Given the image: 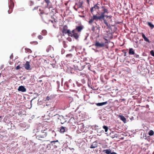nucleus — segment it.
Listing matches in <instances>:
<instances>
[{
	"label": "nucleus",
	"mask_w": 154,
	"mask_h": 154,
	"mask_svg": "<svg viewBox=\"0 0 154 154\" xmlns=\"http://www.w3.org/2000/svg\"><path fill=\"white\" fill-rule=\"evenodd\" d=\"M101 12L99 10L97 12V14H93L92 17L89 18L88 22L89 24L91 25L94 20L97 21L98 20H104L105 14L108 13V10L104 6H101Z\"/></svg>",
	"instance_id": "obj_1"
},
{
	"label": "nucleus",
	"mask_w": 154,
	"mask_h": 154,
	"mask_svg": "<svg viewBox=\"0 0 154 154\" xmlns=\"http://www.w3.org/2000/svg\"><path fill=\"white\" fill-rule=\"evenodd\" d=\"M37 130V131L35 134V136L37 139L41 140L42 138H45L47 136V130L45 127H38Z\"/></svg>",
	"instance_id": "obj_2"
},
{
	"label": "nucleus",
	"mask_w": 154,
	"mask_h": 154,
	"mask_svg": "<svg viewBox=\"0 0 154 154\" xmlns=\"http://www.w3.org/2000/svg\"><path fill=\"white\" fill-rule=\"evenodd\" d=\"M81 62L82 63H80V62L77 64H75L74 65L80 71L83 69L85 66V64L83 63L84 62Z\"/></svg>",
	"instance_id": "obj_3"
},
{
	"label": "nucleus",
	"mask_w": 154,
	"mask_h": 154,
	"mask_svg": "<svg viewBox=\"0 0 154 154\" xmlns=\"http://www.w3.org/2000/svg\"><path fill=\"white\" fill-rule=\"evenodd\" d=\"M100 8V5L98 3L95 5L94 6L91 8L90 11L92 14L94 11L97 9H99Z\"/></svg>",
	"instance_id": "obj_4"
},
{
	"label": "nucleus",
	"mask_w": 154,
	"mask_h": 154,
	"mask_svg": "<svg viewBox=\"0 0 154 154\" xmlns=\"http://www.w3.org/2000/svg\"><path fill=\"white\" fill-rule=\"evenodd\" d=\"M14 0H8L9 4L8 5V7L9 9L11 10V11L10 12V11H8L9 14H10L14 6Z\"/></svg>",
	"instance_id": "obj_5"
},
{
	"label": "nucleus",
	"mask_w": 154,
	"mask_h": 154,
	"mask_svg": "<svg viewBox=\"0 0 154 154\" xmlns=\"http://www.w3.org/2000/svg\"><path fill=\"white\" fill-rule=\"evenodd\" d=\"M70 36L73 37L75 39H77L79 38V35L76 33L75 30H73L72 32H71Z\"/></svg>",
	"instance_id": "obj_6"
},
{
	"label": "nucleus",
	"mask_w": 154,
	"mask_h": 154,
	"mask_svg": "<svg viewBox=\"0 0 154 154\" xmlns=\"http://www.w3.org/2000/svg\"><path fill=\"white\" fill-rule=\"evenodd\" d=\"M78 130L80 132H84L85 131V127H84V125L81 124L79 125L78 127Z\"/></svg>",
	"instance_id": "obj_7"
},
{
	"label": "nucleus",
	"mask_w": 154,
	"mask_h": 154,
	"mask_svg": "<svg viewBox=\"0 0 154 154\" xmlns=\"http://www.w3.org/2000/svg\"><path fill=\"white\" fill-rule=\"evenodd\" d=\"M43 1L42 2V4L43 5V6L44 8H47L48 7L49 3L50 2L49 0H42Z\"/></svg>",
	"instance_id": "obj_8"
},
{
	"label": "nucleus",
	"mask_w": 154,
	"mask_h": 154,
	"mask_svg": "<svg viewBox=\"0 0 154 154\" xmlns=\"http://www.w3.org/2000/svg\"><path fill=\"white\" fill-rule=\"evenodd\" d=\"M62 32L63 34H67L69 35H70V34H71V32L69 30H67L66 29V27L64 26L63 27V29L62 30Z\"/></svg>",
	"instance_id": "obj_9"
},
{
	"label": "nucleus",
	"mask_w": 154,
	"mask_h": 154,
	"mask_svg": "<svg viewBox=\"0 0 154 154\" xmlns=\"http://www.w3.org/2000/svg\"><path fill=\"white\" fill-rule=\"evenodd\" d=\"M83 28L84 26L81 25L80 26H76L75 29L74 30H75V32L77 31L78 32H80Z\"/></svg>",
	"instance_id": "obj_10"
},
{
	"label": "nucleus",
	"mask_w": 154,
	"mask_h": 154,
	"mask_svg": "<svg viewBox=\"0 0 154 154\" xmlns=\"http://www.w3.org/2000/svg\"><path fill=\"white\" fill-rule=\"evenodd\" d=\"M94 45L97 47H102L104 46V44L103 42L100 43L98 42H96Z\"/></svg>",
	"instance_id": "obj_11"
},
{
	"label": "nucleus",
	"mask_w": 154,
	"mask_h": 154,
	"mask_svg": "<svg viewBox=\"0 0 154 154\" xmlns=\"http://www.w3.org/2000/svg\"><path fill=\"white\" fill-rule=\"evenodd\" d=\"M18 90L22 92H25L26 91V89L25 87L23 86H20L18 89Z\"/></svg>",
	"instance_id": "obj_12"
},
{
	"label": "nucleus",
	"mask_w": 154,
	"mask_h": 154,
	"mask_svg": "<svg viewBox=\"0 0 154 154\" xmlns=\"http://www.w3.org/2000/svg\"><path fill=\"white\" fill-rule=\"evenodd\" d=\"M24 66L26 69L27 70H29L30 68L29 62V61H26V63L24 64Z\"/></svg>",
	"instance_id": "obj_13"
},
{
	"label": "nucleus",
	"mask_w": 154,
	"mask_h": 154,
	"mask_svg": "<svg viewBox=\"0 0 154 154\" xmlns=\"http://www.w3.org/2000/svg\"><path fill=\"white\" fill-rule=\"evenodd\" d=\"M97 142L95 141L91 145L90 148L91 149L95 148L97 147Z\"/></svg>",
	"instance_id": "obj_14"
},
{
	"label": "nucleus",
	"mask_w": 154,
	"mask_h": 154,
	"mask_svg": "<svg viewBox=\"0 0 154 154\" xmlns=\"http://www.w3.org/2000/svg\"><path fill=\"white\" fill-rule=\"evenodd\" d=\"M81 60L78 57L76 58L75 57L74 58L73 60V62L74 63V65L75 64H77L78 63L80 62Z\"/></svg>",
	"instance_id": "obj_15"
},
{
	"label": "nucleus",
	"mask_w": 154,
	"mask_h": 154,
	"mask_svg": "<svg viewBox=\"0 0 154 154\" xmlns=\"http://www.w3.org/2000/svg\"><path fill=\"white\" fill-rule=\"evenodd\" d=\"M67 130V128L65 127L61 126L60 128V131L61 133H64Z\"/></svg>",
	"instance_id": "obj_16"
},
{
	"label": "nucleus",
	"mask_w": 154,
	"mask_h": 154,
	"mask_svg": "<svg viewBox=\"0 0 154 154\" xmlns=\"http://www.w3.org/2000/svg\"><path fill=\"white\" fill-rule=\"evenodd\" d=\"M142 37L144 39V41L149 43L150 42V41L145 36V35L143 33L142 34Z\"/></svg>",
	"instance_id": "obj_17"
},
{
	"label": "nucleus",
	"mask_w": 154,
	"mask_h": 154,
	"mask_svg": "<svg viewBox=\"0 0 154 154\" xmlns=\"http://www.w3.org/2000/svg\"><path fill=\"white\" fill-rule=\"evenodd\" d=\"M107 101L102 102V103H96L95 104L97 106H101L103 105H105L107 104Z\"/></svg>",
	"instance_id": "obj_18"
},
{
	"label": "nucleus",
	"mask_w": 154,
	"mask_h": 154,
	"mask_svg": "<svg viewBox=\"0 0 154 154\" xmlns=\"http://www.w3.org/2000/svg\"><path fill=\"white\" fill-rule=\"evenodd\" d=\"M119 117L120 119L122 120L124 123H125L126 122V119L125 117L122 115H119Z\"/></svg>",
	"instance_id": "obj_19"
},
{
	"label": "nucleus",
	"mask_w": 154,
	"mask_h": 154,
	"mask_svg": "<svg viewBox=\"0 0 154 154\" xmlns=\"http://www.w3.org/2000/svg\"><path fill=\"white\" fill-rule=\"evenodd\" d=\"M111 152L112 151L110 149H104L103 150V152L106 154H110Z\"/></svg>",
	"instance_id": "obj_20"
},
{
	"label": "nucleus",
	"mask_w": 154,
	"mask_h": 154,
	"mask_svg": "<svg viewBox=\"0 0 154 154\" xmlns=\"http://www.w3.org/2000/svg\"><path fill=\"white\" fill-rule=\"evenodd\" d=\"M78 75L81 78L85 77H86V74L84 73L80 72L78 73Z\"/></svg>",
	"instance_id": "obj_21"
},
{
	"label": "nucleus",
	"mask_w": 154,
	"mask_h": 154,
	"mask_svg": "<svg viewBox=\"0 0 154 154\" xmlns=\"http://www.w3.org/2000/svg\"><path fill=\"white\" fill-rule=\"evenodd\" d=\"M82 2H79L78 4H76L75 6H77V8H82Z\"/></svg>",
	"instance_id": "obj_22"
},
{
	"label": "nucleus",
	"mask_w": 154,
	"mask_h": 154,
	"mask_svg": "<svg viewBox=\"0 0 154 154\" xmlns=\"http://www.w3.org/2000/svg\"><path fill=\"white\" fill-rule=\"evenodd\" d=\"M129 54L130 55H134V52L133 48L129 49Z\"/></svg>",
	"instance_id": "obj_23"
},
{
	"label": "nucleus",
	"mask_w": 154,
	"mask_h": 154,
	"mask_svg": "<svg viewBox=\"0 0 154 154\" xmlns=\"http://www.w3.org/2000/svg\"><path fill=\"white\" fill-rule=\"evenodd\" d=\"M73 55L71 54H67L66 55V58L67 59H70L72 57Z\"/></svg>",
	"instance_id": "obj_24"
},
{
	"label": "nucleus",
	"mask_w": 154,
	"mask_h": 154,
	"mask_svg": "<svg viewBox=\"0 0 154 154\" xmlns=\"http://www.w3.org/2000/svg\"><path fill=\"white\" fill-rule=\"evenodd\" d=\"M148 25L150 27L151 29H152L154 27V25L150 22H148Z\"/></svg>",
	"instance_id": "obj_25"
},
{
	"label": "nucleus",
	"mask_w": 154,
	"mask_h": 154,
	"mask_svg": "<svg viewBox=\"0 0 154 154\" xmlns=\"http://www.w3.org/2000/svg\"><path fill=\"white\" fill-rule=\"evenodd\" d=\"M52 49H53V47H52L51 45H49L48 46L46 50L47 52H48L50 51Z\"/></svg>",
	"instance_id": "obj_26"
},
{
	"label": "nucleus",
	"mask_w": 154,
	"mask_h": 154,
	"mask_svg": "<svg viewBox=\"0 0 154 154\" xmlns=\"http://www.w3.org/2000/svg\"><path fill=\"white\" fill-rule=\"evenodd\" d=\"M154 133V131L152 130H151L149 131V134L150 136H152L153 135Z\"/></svg>",
	"instance_id": "obj_27"
},
{
	"label": "nucleus",
	"mask_w": 154,
	"mask_h": 154,
	"mask_svg": "<svg viewBox=\"0 0 154 154\" xmlns=\"http://www.w3.org/2000/svg\"><path fill=\"white\" fill-rule=\"evenodd\" d=\"M103 128L105 130V132H107L108 130V128L107 126L104 125L103 126Z\"/></svg>",
	"instance_id": "obj_28"
},
{
	"label": "nucleus",
	"mask_w": 154,
	"mask_h": 154,
	"mask_svg": "<svg viewBox=\"0 0 154 154\" xmlns=\"http://www.w3.org/2000/svg\"><path fill=\"white\" fill-rule=\"evenodd\" d=\"M47 32V31L45 30H43L42 32V34L44 35H46Z\"/></svg>",
	"instance_id": "obj_29"
},
{
	"label": "nucleus",
	"mask_w": 154,
	"mask_h": 154,
	"mask_svg": "<svg viewBox=\"0 0 154 154\" xmlns=\"http://www.w3.org/2000/svg\"><path fill=\"white\" fill-rule=\"evenodd\" d=\"M7 117H5L3 120V122L6 123H8V122L7 121Z\"/></svg>",
	"instance_id": "obj_30"
},
{
	"label": "nucleus",
	"mask_w": 154,
	"mask_h": 154,
	"mask_svg": "<svg viewBox=\"0 0 154 154\" xmlns=\"http://www.w3.org/2000/svg\"><path fill=\"white\" fill-rule=\"evenodd\" d=\"M104 20V23L108 27H109V25L108 23L104 19V20Z\"/></svg>",
	"instance_id": "obj_31"
},
{
	"label": "nucleus",
	"mask_w": 154,
	"mask_h": 154,
	"mask_svg": "<svg viewBox=\"0 0 154 154\" xmlns=\"http://www.w3.org/2000/svg\"><path fill=\"white\" fill-rule=\"evenodd\" d=\"M94 128L95 130L98 129L97 131V132L99 133L100 132L99 130H98V126L97 125H95L94 126Z\"/></svg>",
	"instance_id": "obj_32"
},
{
	"label": "nucleus",
	"mask_w": 154,
	"mask_h": 154,
	"mask_svg": "<svg viewBox=\"0 0 154 154\" xmlns=\"http://www.w3.org/2000/svg\"><path fill=\"white\" fill-rule=\"evenodd\" d=\"M150 53L151 55L154 57V51L153 50H151L150 51Z\"/></svg>",
	"instance_id": "obj_33"
},
{
	"label": "nucleus",
	"mask_w": 154,
	"mask_h": 154,
	"mask_svg": "<svg viewBox=\"0 0 154 154\" xmlns=\"http://www.w3.org/2000/svg\"><path fill=\"white\" fill-rule=\"evenodd\" d=\"M63 47L65 48H66L67 46V45L66 44V42L65 41L63 42Z\"/></svg>",
	"instance_id": "obj_34"
},
{
	"label": "nucleus",
	"mask_w": 154,
	"mask_h": 154,
	"mask_svg": "<svg viewBox=\"0 0 154 154\" xmlns=\"http://www.w3.org/2000/svg\"><path fill=\"white\" fill-rule=\"evenodd\" d=\"M22 68V67L20 66V65H19L17 66L16 67V70H18V69H20L21 68Z\"/></svg>",
	"instance_id": "obj_35"
},
{
	"label": "nucleus",
	"mask_w": 154,
	"mask_h": 154,
	"mask_svg": "<svg viewBox=\"0 0 154 154\" xmlns=\"http://www.w3.org/2000/svg\"><path fill=\"white\" fill-rule=\"evenodd\" d=\"M38 38L40 40H41L43 38V37L41 35H39L38 36Z\"/></svg>",
	"instance_id": "obj_36"
},
{
	"label": "nucleus",
	"mask_w": 154,
	"mask_h": 154,
	"mask_svg": "<svg viewBox=\"0 0 154 154\" xmlns=\"http://www.w3.org/2000/svg\"><path fill=\"white\" fill-rule=\"evenodd\" d=\"M95 27L94 26H93L91 28V30L93 31V32H94L95 31Z\"/></svg>",
	"instance_id": "obj_37"
},
{
	"label": "nucleus",
	"mask_w": 154,
	"mask_h": 154,
	"mask_svg": "<svg viewBox=\"0 0 154 154\" xmlns=\"http://www.w3.org/2000/svg\"><path fill=\"white\" fill-rule=\"evenodd\" d=\"M49 22H51V23H54V22L55 23H56V21H55V20H49Z\"/></svg>",
	"instance_id": "obj_38"
},
{
	"label": "nucleus",
	"mask_w": 154,
	"mask_h": 154,
	"mask_svg": "<svg viewBox=\"0 0 154 154\" xmlns=\"http://www.w3.org/2000/svg\"><path fill=\"white\" fill-rule=\"evenodd\" d=\"M51 133L53 135H54V136H56V133L54 131H52Z\"/></svg>",
	"instance_id": "obj_39"
},
{
	"label": "nucleus",
	"mask_w": 154,
	"mask_h": 154,
	"mask_svg": "<svg viewBox=\"0 0 154 154\" xmlns=\"http://www.w3.org/2000/svg\"><path fill=\"white\" fill-rule=\"evenodd\" d=\"M65 52V50L63 49H61V54H63Z\"/></svg>",
	"instance_id": "obj_40"
},
{
	"label": "nucleus",
	"mask_w": 154,
	"mask_h": 154,
	"mask_svg": "<svg viewBox=\"0 0 154 154\" xmlns=\"http://www.w3.org/2000/svg\"><path fill=\"white\" fill-rule=\"evenodd\" d=\"M39 7L38 6H37V7H35L33 9V11H34L35 10H37L38 9V7Z\"/></svg>",
	"instance_id": "obj_41"
},
{
	"label": "nucleus",
	"mask_w": 154,
	"mask_h": 154,
	"mask_svg": "<svg viewBox=\"0 0 154 154\" xmlns=\"http://www.w3.org/2000/svg\"><path fill=\"white\" fill-rule=\"evenodd\" d=\"M34 4V2H30V6H32V5H33Z\"/></svg>",
	"instance_id": "obj_42"
},
{
	"label": "nucleus",
	"mask_w": 154,
	"mask_h": 154,
	"mask_svg": "<svg viewBox=\"0 0 154 154\" xmlns=\"http://www.w3.org/2000/svg\"><path fill=\"white\" fill-rule=\"evenodd\" d=\"M58 142V140H57L56 141H52L51 142V143H55V142Z\"/></svg>",
	"instance_id": "obj_43"
},
{
	"label": "nucleus",
	"mask_w": 154,
	"mask_h": 154,
	"mask_svg": "<svg viewBox=\"0 0 154 154\" xmlns=\"http://www.w3.org/2000/svg\"><path fill=\"white\" fill-rule=\"evenodd\" d=\"M105 17H107V18H110L112 17V16H107V15L105 16Z\"/></svg>",
	"instance_id": "obj_44"
},
{
	"label": "nucleus",
	"mask_w": 154,
	"mask_h": 154,
	"mask_svg": "<svg viewBox=\"0 0 154 154\" xmlns=\"http://www.w3.org/2000/svg\"><path fill=\"white\" fill-rule=\"evenodd\" d=\"M125 99H120L119 100V101H121V102H122V101H125Z\"/></svg>",
	"instance_id": "obj_45"
},
{
	"label": "nucleus",
	"mask_w": 154,
	"mask_h": 154,
	"mask_svg": "<svg viewBox=\"0 0 154 154\" xmlns=\"http://www.w3.org/2000/svg\"><path fill=\"white\" fill-rule=\"evenodd\" d=\"M33 43H35L36 44H37L38 43L37 42H30V44H32Z\"/></svg>",
	"instance_id": "obj_46"
},
{
	"label": "nucleus",
	"mask_w": 154,
	"mask_h": 154,
	"mask_svg": "<svg viewBox=\"0 0 154 154\" xmlns=\"http://www.w3.org/2000/svg\"><path fill=\"white\" fill-rule=\"evenodd\" d=\"M110 154H117L116 153V152H111Z\"/></svg>",
	"instance_id": "obj_47"
},
{
	"label": "nucleus",
	"mask_w": 154,
	"mask_h": 154,
	"mask_svg": "<svg viewBox=\"0 0 154 154\" xmlns=\"http://www.w3.org/2000/svg\"><path fill=\"white\" fill-rule=\"evenodd\" d=\"M88 36V35H87L85 36V38L84 39V40H86L87 37Z\"/></svg>",
	"instance_id": "obj_48"
},
{
	"label": "nucleus",
	"mask_w": 154,
	"mask_h": 154,
	"mask_svg": "<svg viewBox=\"0 0 154 154\" xmlns=\"http://www.w3.org/2000/svg\"><path fill=\"white\" fill-rule=\"evenodd\" d=\"M49 98H50L49 97H46V100H49Z\"/></svg>",
	"instance_id": "obj_49"
},
{
	"label": "nucleus",
	"mask_w": 154,
	"mask_h": 154,
	"mask_svg": "<svg viewBox=\"0 0 154 154\" xmlns=\"http://www.w3.org/2000/svg\"><path fill=\"white\" fill-rule=\"evenodd\" d=\"M104 132V131L103 130H101L100 131V133H103Z\"/></svg>",
	"instance_id": "obj_50"
},
{
	"label": "nucleus",
	"mask_w": 154,
	"mask_h": 154,
	"mask_svg": "<svg viewBox=\"0 0 154 154\" xmlns=\"http://www.w3.org/2000/svg\"><path fill=\"white\" fill-rule=\"evenodd\" d=\"M57 84H58V86H59V82L58 81H57Z\"/></svg>",
	"instance_id": "obj_51"
},
{
	"label": "nucleus",
	"mask_w": 154,
	"mask_h": 154,
	"mask_svg": "<svg viewBox=\"0 0 154 154\" xmlns=\"http://www.w3.org/2000/svg\"><path fill=\"white\" fill-rule=\"evenodd\" d=\"M75 7H74V9H75V10L76 11H77V8H75Z\"/></svg>",
	"instance_id": "obj_52"
},
{
	"label": "nucleus",
	"mask_w": 154,
	"mask_h": 154,
	"mask_svg": "<svg viewBox=\"0 0 154 154\" xmlns=\"http://www.w3.org/2000/svg\"><path fill=\"white\" fill-rule=\"evenodd\" d=\"M126 56V52H125L124 53V56Z\"/></svg>",
	"instance_id": "obj_53"
},
{
	"label": "nucleus",
	"mask_w": 154,
	"mask_h": 154,
	"mask_svg": "<svg viewBox=\"0 0 154 154\" xmlns=\"http://www.w3.org/2000/svg\"><path fill=\"white\" fill-rule=\"evenodd\" d=\"M13 57V55L12 54L11 56H10V58H12V57Z\"/></svg>",
	"instance_id": "obj_54"
},
{
	"label": "nucleus",
	"mask_w": 154,
	"mask_h": 154,
	"mask_svg": "<svg viewBox=\"0 0 154 154\" xmlns=\"http://www.w3.org/2000/svg\"><path fill=\"white\" fill-rule=\"evenodd\" d=\"M80 17H85L84 16H79Z\"/></svg>",
	"instance_id": "obj_55"
},
{
	"label": "nucleus",
	"mask_w": 154,
	"mask_h": 154,
	"mask_svg": "<svg viewBox=\"0 0 154 154\" xmlns=\"http://www.w3.org/2000/svg\"><path fill=\"white\" fill-rule=\"evenodd\" d=\"M35 33H33V34H32V36H33V35H35Z\"/></svg>",
	"instance_id": "obj_56"
},
{
	"label": "nucleus",
	"mask_w": 154,
	"mask_h": 154,
	"mask_svg": "<svg viewBox=\"0 0 154 154\" xmlns=\"http://www.w3.org/2000/svg\"><path fill=\"white\" fill-rule=\"evenodd\" d=\"M1 117L0 116V122L2 121V119H1Z\"/></svg>",
	"instance_id": "obj_57"
},
{
	"label": "nucleus",
	"mask_w": 154,
	"mask_h": 154,
	"mask_svg": "<svg viewBox=\"0 0 154 154\" xmlns=\"http://www.w3.org/2000/svg\"><path fill=\"white\" fill-rule=\"evenodd\" d=\"M39 82H42V80H40L39 81Z\"/></svg>",
	"instance_id": "obj_58"
},
{
	"label": "nucleus",
	"mask_w": 154,
	"mask_h": 154,
	"mask_svg": "<svg viewBox=\"0 0 154 154\" xmlns=\"http://www.w3.org/2000/svg\"><path fill=\"white\" fill-rule=\"evenodd\" d=\"M60 116V117H62V118L63 117L62 116Z\"/></svg>",
	"instance_id": "obj_59"
},
{
	"label": "nucleus",
	"mask_w": 154,
	"mask_h": 154,
	"mask_svg": "<svg viewBox=\"0 0 154 154\" xmlns=\"http://www.w3.org/2000/svg\"><path fill=\"white\" fill-rule=\"evenodd\" d=\"M74 149V148H72L71 149Z\"/></svg>",
	"instance_id": "obj_60"
},
{
	"label": "nucleus",
	"mask_w": 154,
	"mask_h": 154,
	"mask_svg": "<svg viewBox=\"0 0 154 154\" xmlns=\"http://www.w3.org/2000/svg\"><path fill=\"white\" fill-rule=\"evenodd\" d=\"M74 46H72V48H74Z\"/></svg>",
	"instance_id": "obj_61"
},
{
	"label": "nucleus",
	"mask_w": 154,
	"mask_h": 154,
	"mask_svg": "<svg viewBox=\"0 0 154 154\" xmlns=\"http://www.w3.org/2000/svg\"><path fill=\"white\" fill-rule=\"evenodd\" d=\"M53 26H54V27H55V25L54 24L53 25Z\"/></svg>",
	"instance_id": "obj_62"
},
{
	"label": "nucleus",
	"mask_w": 154,
	"mask_h": 154,
	"mask_svg": "<svg viewBox=\"0 0 154 154\" xmlns=\"http://www.w3.org/2000/svg\"><path fill=\"white\" fill-rule=\"evenodd\" d=\"M23 79H25V78H23Z\"/></svg>",
	"instance_id": "obj_63"
},
{
	"label": "nucleus",
	"mask_w": 154,
	"mask_h": 154,
	"mask_svg": "<svg viewBox=\"0 0 154 154\" xmlns=\"http://www.w3.org/2000/svg\"><path fill=\"white\" fill-rule=\"evenodd\" d=\"M39 10L40 11V8H39Z\"/></svg>",
	"instance_id": "obj_64"
}]
</instances>
